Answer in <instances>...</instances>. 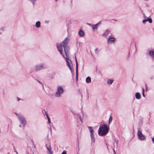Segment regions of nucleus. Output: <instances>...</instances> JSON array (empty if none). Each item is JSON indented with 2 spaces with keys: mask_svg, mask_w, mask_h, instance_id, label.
Masks as SVG:
<instances>
[{
  "mask_svg": "<svg viewBox=\"0 0 154 154\" xmlns=\"http://www.w3.org/2000/svg\"><path fill=\"white\" fill-rule=\"evenodd\" d=\"M68 43V39L66 38L62 43H60L59 44V45H58V43H57V48L58 49V51H59L61 55H62L63 57H65L64 55L62 53L63 47L64 48V52L65 53L67 57L68 51L69 50V47L67 46Z\"/></svg>",
  "mask_w": 154,
  "mask_h": 154,
  "instance_id": "nucleus-1",
  "label": "nucleus"
},
{
  "mask_svg": "<svg viewBox=\"0 0 154 154\" xmlns=\"http://www.w3.org/2000/svg\"><path fill=\"white\" fill-rule=\"evenodd\" d=\"M109 131V128L106 125L100 126L98 131V134L100 136H104Z\"/></svg>",
  "mask_w": 154,
  "mask_h": 154,
  "instance_id": "nucleus-2",
  "label": "nucleus"
},
{
  "mask_svg": "<svg viewBox=\"0 0 154 154\" xmlns=\"http://www.w3.org/2000/svg\"><path fill=\"white\" fill-rule=\"evenodd\" d=\"M58 91L56 94V96H59L60 94H62L63 92V88L61 87H59L57 89Z\"/></svg>",
  "mask_w": 154,
  "mask_h": 154,
  "instance_id": "nucleus-3",
  "label": "nucleus"
},
{
  "mask_svg": "<svg viewBox=\"0 0 154 154\" xmlns=\"http://www.w3.org/2000/svg\"><path fill=\"white\" fill-rule=\"evenodd\" d=\"M88 128L89 130V131L91 134V140H94V130L92 129V128L91 127H88Z\"/></svg>",
  "mask_w": 154,
  "mask_h": 154,
  "instance_id": "nucleus-4",
  "label": "nucleus"
},
{
  "mask_svg": "<svg viewBox=\"0 0 154 154\" xmlns=\"http://www.w3.org/2000/svg\"><path fill=\"white\" fill-rule=\"evenodd\" d=\"M137 135L139 139L141 140H144L145 139L144 135L142 134L141 131H139L137 132Z\"/></svg>",
  "mask_w": 154,
  "mask_h": 154,
  "instance_id": "nucleus-5",
  "label": "nucleus"
},
{
  "mask_svg": "<svg viewBox=\"0 0 154 154\" xmlns=\"http://www.w3.org/2000/svg\"><path fill=\"white\" fill-rule=\"evenodd\" d=\"M65 59L66 60V64H67V66L69 68V69L70 70L71 72H73V70L72 67V66H71V65H70L69 62L68 61V59L67 57H66Z\"/></svg>",
  "mask_w": 154,
  "mask_h": 154,
  "instance_id": "nucleus-6",
  "label": "nucleus"
},
{
  "mask_svg": "<svg viewBox=\"0 0 154 154\" xmlns=\"http://www.w3.org/2000/svg\"><path fill=\"white\" fill-rule=\"evenodd\" d=\"M44 66L43 64L35 66V69L36 71L44 69Z\"/></svg>",
  "mask_w": 154,
  "mask_h": 154,
  "instance_id": "nucleus-7",
  "label": "nucleus"
},
{
  "mask_svg": "<svg viewBox=\"0 0 154 154\" xmlns=\"http://www.w3.org/2000/svg\"><path fill=\"white\" fill-rule=\"evenodd\" d=\"M19 119L21 121V123L24 124H25L26 123V121L25 119L22 117L19 116Z\"/></svg>",
  "mask_w": 154,
  "mask_h": 154,
  "instance_id": "nucleus-8",
  "label": "nucleus"
},
{
  "mask_svg": "<svg viewBox=\"0 0 154 154\" xmlns=\"http://www.w3.org/2000/svg\"><path fill=\"white\" fill-rule=\"evenodd\" d=\"M79 34L81 37L85 35V32L82 30H80L79 32Z\"/></svg>",
  "mask_w": 154,
  "mask_h": 154,
  "instance_id": "nucleus-9",
  "label": "nucleus"
},
{
  "mask_svg": "<svg viewBox=\"0 0 154 154\" xmlns=\"http://www.w3.org/2000/svg\"><path fill=\"white\" fill-rule=\"evenodd\" d=\"M109 31L108 30H107L103 34V36L106 37L108 35L109 33Z\"/></svg>",
  "mask_w": 154,
  "mask_h": 154,
  "instance_id": "nucleus-10",
  "label": "nucleus"
},
{
  "mask_svg": "<svg viewBox=\"0 0 154 154\" xmlns=\"http://www.w3.org/2000/svg\"><path fill=\"white\" fill-rule=\"evenodd\" d=\"M75 61H76V75L77 76V73H78V62H77V59L76 57L75 58Z\"/></svg>",
  "mask_w": 154,
  "mask_h": 154,
  "instance_id": "nucleus-11",
  "label": "nucleus"
},
{
  "mask_svg": "<svg viewBox=\"0 0 154 154\" xmlns=\"http://www.w3.org/2000/svg\"><path fill=\"white\" fill-rule=\"evenodd\" d=\"M135 97L137 99H140V95L139 93H136L135 94Z\"/></svg>",
  "mask_w": 154,
  "mask_h": 154,
  "instance_id": "nucleus-12",
  "label": "nucleus"
},
{
  "mask_svg": "<svg viewBox=\"0 0 154 154\" xmlns=\"http://www.w3.org/2000/svg\"><path fill=\"white\" fill-rule=\"evenodd\" d=\"M115 40V38L114 37H111L109 38L108 40V42H113Z\"/></svg>",
  "mask_w": 154,
  "mask_h": 154,
  "instance_id": "nucleus-13",
  "label": "nucleus"
},
{
  "mask_svg": "<svg viewBox=\"0 0 154 154\" xmlns=\"http://www.w3.org/2000/svg\"><path fill=\"white\" fill-rule=\"evenodd\" d=\"M86 81L88 83H89L91 82V78L90 77H88L86 79Z\"/></svg>",
  "mask_w": 154,
  "mask_h": 154,
  "instance_id": "nucleus-14",
  "label": "nucleus"
},
{
  "mask_svg": "<svg viewBox=\"0 0 154 154\" xmlns=\"http://www.w3.org/2000/svg\"><path fill=\"white\" fill-rule=\"evenodd\" d=\"M149 54L152 57H154V51H150L149 52Z\"/></svg>",
  "mask_w": 154,
  "mask_h": 154,
  "instance_id": "nucleus-15",
  "label": "nucleus"
},
{
  "mask_svg": "<svg viewBox=\"0 0 154 154\" xmlns=\"http://www.w3.org/2000/svg\"><path fill=\"white\" fill-rule=\"evenodd\" d=\"M35 26H36L37 28L39 27L40 26V22L38 21V22H36V23Z\"/></svg>",
  "mask_w": 154,
  "mask_h": 154,
  "instance_id": "nucleus-16",
  "label": "nucleus"
},
{
  "mask_svg": "<svg viewBox=\"0 0 154 154\" xmlns=\"http://www.w3.org/2000/svg\"><path fill=\"white\" fill-rule=\"evenodd\" d=\"M99 23H97V24L94 25L93 26V29H97V26L98 25V24Z\"/></svg>",
  "mask_w": 154,
  "mask_h": 154,
  "instance_id": "nucleus-17",
  "label": "nucleus"
},
{
  "mask_svg": "<svg viewBox=\"0 0 154 154\" xmlns=\"http://www.w3.org/2000/svg\"><path fill=\"white\" fill-rule=\"evenodd\" d=\"M113 82V80L109 79L107 80V83L110 84H111Z\"/></svg>",
  "mask_w": 154,
  "mask_h": 154,
  "instance_id": "nucleus-18",
  "label": "nucleus"
},
{
  "mask_svg": "<svg viewBox=\"0 0 154 154\" xmlns=\"http://www.w3.org/2000/svg\"><path fill=\"white\" fill-rule=\"evenodd\" d=\"M112 116H110L109 121V124L110 123V122L112 121Z\"/></svg>",
  "mask_w": 154,
  "mask_h": 154,
  "instance_id": "nucleus-19",
  "label": "nucleus"
},
{
  "mask_svg": "<svg viewBox=\"0 0 154 154\" xmlns=\"http://www.w3.org/2000/svg\"><path fill=\"white\" fill-rule=\"evenodd\" d=\"M147 21H148L150 23H151L152 22V20L150 18H148L147 19Z\"/></svg>",
  "mask_w": 154,
  "mask_h": 154,
  "instance_id": "nucleus-20",
  "label": "nucleus"
},
{
  "mask_svg": "<svg viewBox=\"0 0 154 154\" xmlns=\"http://www.w3.org/2000/svg\"><path fill=\"white\" fill-rule=\"evenodd\" d=\"M47 148L48 149V151L51 150V147L50 146H49L48 147L47 146Z\"/></svg>",
  "mask_w": 154,
  "mask_h": 154,
  "instance_id": "nucleus-21",
  "label": "nucleus"
},
{
  "mask_svg": "<svg viewBox=\"0 0 154 154\" xmlns=\"http://www.w3.org/2000/svg\"><path fill=\"white\" fill-rule=\"evenodd\" d=\"M142 90H143V92H142L143 96L144 97L145 95H144V89L143 88L142 89Z\"/></svg>",
  "mask_w": 154,
  "mask_h": 154,
  "instance_id": "nucleus-22",
  "label": "nucleus"
},
{
  "mask_svg": "<svg viewBox=\"0 0 154 154\" xmlns=\"http://www.w3.org/2000/svg\"><path fill=\"white\" fill-rule=\"evenodd\" d=\"M48 123L50 124L51 123V121L50 118L48 119Z\"/></svg>",
  "mask_w": 154,
  "mask_h": 154,
  "instance_id": "nucleus-23",
  "label": "nucleus"
},
{
  "mask_svg": "<svg viewBox=\"0 0 154 154\" xmlns=\"http://www.w3.org/2000/svg\"><path fill=\"white\" fill-rule=\"evenodd\" d=\"M147 21V19H145L144 20H143V23H145V22Z\"/></svg>",
  "mask_w": 154,
  "mask_h": 154,
  "instance_id": "nucleus-24",
  "label": "nucleus"
},
{
  "mask_svg": "<svg viewBox=\"0 0 154 154\" xmlns=\"http://www.w3.org/2000/svg\"><path fill=\"white\" fill-rule=\"evenodd\" d=\"M145 87H146L145 91H147V85L146 84H145Z\"/></svg>",
  "mask_w": 154,
  "mask_h": 154,
  "instance_id": "nucleus-25",
  "label": "nucleus"
},
{
  "mask_svg": "<svg viewBox=\"0 0 154 154\" xmlns=\"http://www.w3.org/2000/svg\"><path fill=\"white\" fill-rule=\"evenodd\" d=\"M61 154H66V152L65 151H63L61 153Z\"/></svg>",
  "mask_w": 154,
  "mask_h": 154,
  "instance_id": "nucleus-26",
  "label": "nucleus"
},
{
  "mask_svg": "<svg viewBox=\"0 0 154 154\" xmlns=\"http://www.w3.org/2000/svg\"><path fill=\"white\" fill-rule=\"evenodd\" d=\"M48 152H49V154H52L51 150L49 151Z\"/></svg>",
  "mask_w": 154,
  "mask_h": 154,
  "instance_id": "nucleus-27",
  "label": "nucleus"
},
{
  "mask_svg": "<svg viewBox=\"0 0 154 154\" xmlns=\"http://www.w3.org/2000/svg\"><path fill=\"white\" fill-rule=\"evenodd\" d=\"M48 152H49V154H52L51 150L49 151Z\"/></svg>",
  "mask_w": 154,
  "mask_h": 154,
  "instance_id": "nucleus-28",
  "label": "nucleus"
},
{
  "mask_svg": "<svg viewBox=\"0 0 154 154\" xmlns=\"http://www.w3.org/2000/svg\"><path fill=\"white\" fill-rule=\"evenodd\" d=\"M152 141L153 142V143H154V138H152Z\"/></svg>",
  "mask_w": 154,
  "mask_h": 154,
  "instance_id": "nucleus-29",
  "label": "nucleus"
},
{
  "mask_svg": "<svg viewBox=\"0 0 154 154\" xmlns=\"http://www.w3.org/2000/svg\"><path fill=\"white\" fill-rule=\"evenodd\" d=\"M46 117L47 118V119H48V118H49V117L48 116V115H47L46 116Z\"/></svg>",
  "mask_w": 154,
  "mask_h": 154,
  "instance_id": "nucleus-30",
  "label": "nucleus"
},
{
  "mask_svg": "<svg viewBox=\"0 0 154 154\" xmlns=\"http://www.w3.org/2000/svg\"><path fill=\"white\" fill-rule=\"evenodd\" d=\"M15 114L17 116H18L19 115V114H17L16 113H15Z\"/></svg>",
  "mask_w": 154,
  "mask_h": 154,
  "instance_id": "nucleus-31",
  "label": "nucleus"
},
{
  "mask_svg": "<svg viewBox=\"0 0 154 154\" xmlns=\"http://www.w3.org/2000/svg\"><path fill=\"white\" fill-rule=\"evenodd\" d=\"M98 49L97 48L95 50V52H96V51Z\"/></svg>",
  "mask_w": 154,
  "mask_h": 154,
  "instance_id": "nucleus-32",
  "label": "nucleus"
},
{
  "mask_svg": "<svg viewBox=\"0 0 154 154\" xmlns=\"http://www.w3.org/2000/svg\"><path fill=\"white\" fill-rule=\"evenodd\" d=\"M17 100H18V101H19V100H20V99H19V98H17Z\"/></svg>",
  "mask_w": 154,
  "mask_h": 154,
  "instance_id": "nucleus-33",
  "label": "nucleus"
},
{
  "mask_svg": "<svg viewBox=\"0 0 154 154\" xmlns=\"http://www.w3.org/2000/svg\"><path fill=\"white\" fill-rule=\"evenodd\" d=\"M45 113L46 114V116H47V115H48V114H47V113L46 112H45Z\"/></svg>",
  "mask_w": 154,
  "mask_h": 154,
  "instance_id": "nucleus-34",
  "label": "nucleus"
},
{
  "mask_svg": "<svg viewBox=\"0 0 154 154\" xmlns=\"http://www.w3.org/2000/svg\"><path fill=\"white\" fill-rule=\"evenodd\" d=\"M113 151H114V153H115V154H116V152H115V150H113Z\"/></svg>",
  "mask_w": 154,
  "mask_h": 154,
  "instance_id": "nucleus-35",
  "label": "nucleus"
},
{
  "mask_svg": "<svg viewBox=\"0 0 154 154\" xmlns=\"http://www.w3.org/2000/svg\"><path fill=\"white\" fill-rule=\"evenodd\" d=\"M55 1H56V2H57V0H55Z\"/></svg>",
  "mask_w": 154,
  "mask_h": 154,
  "instance_id": "nucleus-36",
  "label": "nucleus"
},
{
  "mask_svg": "<svg viewBox=\"0 0 154 154\" xmlns=\"http://www.w3.org/2000/svg\"><path fill=\"white\" fill-rule=\"evenodd\" d=\"M8 154H9V153H8Z\"/></svg>",
  "mask_w": 154,
  "mask_h": 154,
  "instance_id": "nucleus-37",
  "label": "nucleus"
}]
</instances>
